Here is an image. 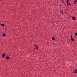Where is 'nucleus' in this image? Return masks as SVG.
Returning a JSON list of instances; mask_svg holds the SVG:
<instances>
[{"label": "nucleus", "mask_w": 77, "mask_h": 77, "mask_svg": "<svg viewBox=\"0 0 77 77\" xmlns=\"http://www.w3.org/2000/svg\"><path fill=\"white\" fill-rule=\"evenodd\" d=\"M52 41H54V40H55V38L54 37H52Z\"/></svg>", "instance_id": "6e6552de"}, {"label": "nucleus", "mask_w": 77, "mask_h": 77, "mask_svg": "<svg viewBox=\"0 0 77 77\" xmlns=\"http://www.w3.org/2000/svg\"><path fill=\"white\" fill-rule=\"evenodd\" d=\"M6 57V54H3L2 55V57L3 58H5Z\"/></svg>", "instance_id": "f03ea898"}, {"label": "nucleus", "mask_w": 77, "mask_h": 77, "mask_svg": "<svg viewBox=\"0 0 77 77\" xmlns=\"http://www.w3.org/2000/svg\"><path fill=\"white\" fill-rule=\"evenodd\" d=\"M1 26H3V27H5V24H2Z\"/></svg>", "instance_id": "1a4fd4ad"}, {"label": "nucleus", "mask_w": 77, "mask_h": 77, "mask_svg": "<svg viewBox=\"0 0 77 77\" xmlns=\"http://www.w3.org/2000/svg\"><path fill=\"white\" fill-rule=\"evenodd\" d=\"M67 5H68V3L69 2V0H67Z\"/></svg>", "instance_id": "9d476101"}, {"label": "nucleus", "mask_w": 77, "mask_h": 77, "mask_svg": "<svg viewBox=\"0 0 77 77\" xmlns=\"http://www.w3.org/2000/svg\"><path fill=\"white\" fill-rule=\"evenodd\" d=\"M35 48L36 50H38V48H38V47L37 45L35 46Z\"/></svg>", "instance_id": "7ed1b4c3"}, {"label": "nucleus", "mask_w": 77, "mask_h": 77, "mask_svg": "<svg viewBox=\"0 0 77 77\" xmlns=\"http://www.w3.org/2000/svg\"><path fill=\"white\" fill-rule=\"evenodd\" d=\"M73 73L74 74H76V73H77V69H76L75 71H73Z\"/></svg>", "instance_id": "20e7f679"}, {"label": "nucleus", "mask_w": 77, "mask_h": 77, "mask_svg": "<svg viewBox=\"0 0 77 77\" xmlns=\"http://www.w3.org/2000/svg\"><path fill=\"white\" fill-rule=\"evenodd\" d=\"M75 2H77V0H75Z\"/></svg>", "instance_id": "2eb2a0df"}, {"label": "nucleus", "mask_w": 77, "mask_h": 77, "mask_svg": "<svg viewBox=\"0 0 77 77\" xmlns=\"http://www.w3.org/2000/svg\"><path fill=\"white\" fill-rule=\"evenodd\" d=\"M68 5L69 6H71V4H70V3H69V4H68Z\"/></svg>", "instance_id": "f8f14e48"}, {"label": "nucleus", "mask_w": 77, "mask_h": 77, "mask_svg": "<svg viewBox=\"0 0 77 77\" xmlns=\"http://www.w3.org/2000/svg\"><path fill=\"white\" fill-rule=\"evenodd\" d=\"M74 3L75 4V5H76V2H75V1H74Z\"/></svg>", "instance_id": "9b49d317"}, {"label": "nucleus", "mask_w": 77, "mask_h": 77, "mask_svg": "<svg viewBox=\"0 0 77 77\" xmlns=\"http://www.w3.org/2000/svg\"><path fill=\"white\" fill-rule=\"evenodd\" d=\"M65 14H66V11H65Z\"/></svg>", "instance_id": "dca6fc26"}, {"label": "nucleus", "mask_w": 77, "mask_h": 77, "mask_svg": "<svg viewBox=\"0 0 77 77\" xmlns=\"http://www.w3.org/2000/svg\"><path fill=\"white\" fill-rule=\"evenodd\" d=\"M71 39L72 41H74V39L72 38V35L71 36Z\"/></svg>", "instance_id": "f257e3e1"}, {"label": "nucleus", "mask_w": 77, "mask_h": 77, "mask_svg": "<svg viewBox=\"0 0 77 77\" xmlns=\"http://www.w3.org/2000/svg\"><path fill=\"white\" fill-rule=\"evenodd\" d=\"M2 35L4 37L6 36V34H5V33L3 34Z\"/></svg>", "instance_id": "0eeeda50"}, {"label": "nucleus", "mask_w": 77, "mask_h": 77, "mask_svg": "<svg viewBox=\"0 0 77 77\" xmlns=\"http://www.w3.org/2000/svg\"><path fill=\"white\" fill-rule=\"evenodd\" d=\"M75 36H77V32L75 33Z\"/></svg>", "instance_id": "ddd939ff"}, {"label": "nucleus", "mask_w": 77, "mask_h": 77, "mask_svg": "<svg viewBox=\"0 0 77 77\" xmlns=\"http://www.w3.org/2000/svg\"><path fill=\"white\" fill-rule=\"evenodd\" d=\"M72 19L73 20H76L75 17H72Z\"/></svg>", "instance_id": "39448f33"}, {"label": "nucleus", "mask_w": 77, "mask_h": 77, "mask_svg": "<svg viewBox=\"0 0 77 77\" xmlns=\"http://www.w3.org/2000/svg\"><path fill=\"white\" fill-rule=\"evenodd\" d=\"M6 59L7 60H9L10 58H9V56L6 57Z\"/></svg>", "instance_id": "423d86ee"}, {"label": "nucleus", "mask_w": 77, "mask_h": 77, "mask_svg": "<svg viewBox=\"0 0 77 77\" xmlns=\"http://www.w3.org/2000/svg\"><path fill=\"white\" fill-rule=\"evenodd\" d=\"M61 13H62V15H63V11H61Z\"/></svg>", "instance_id": "4468645a"}]
</instances>
